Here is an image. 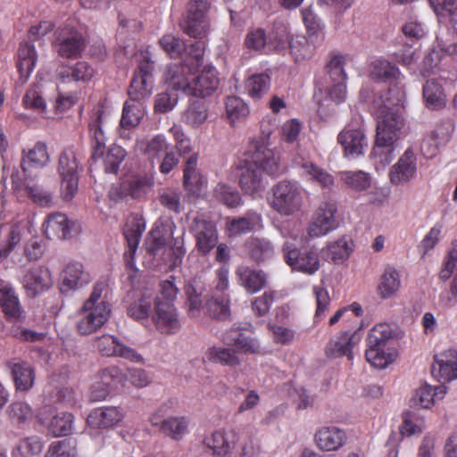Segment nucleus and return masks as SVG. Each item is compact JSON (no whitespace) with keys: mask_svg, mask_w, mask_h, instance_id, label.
<instances>
[{"mask_svg":"<svg viewBox=\"0 0 457 457\" xmlns=\"http://www.w3.org/2000/svg\"><path fill=\"white\" fill-rule=\"evenodd\" d=\"M403 100V92L399 88H388L373 100L371 109L377 118V134L371 154L379 156L381 162L389 163L394 158L395 143L400 138L403 119L393 107L400 105Z\"/></svg>","mask_w":457,"mask_h":457,"instance_id":"obj_1","label":"nucleus"},{"mask_svg":"<svg viewBox=\"0 0 457 457\" xmlns=\"http://www.w3.org/2000/svg\"><path fill=\"white\" fill-rule=\"evenodd\" d=\"M238 183L245 194L253 195L262 190V171L272 177L283 173L279 157L264 143L254 142L249 146L245 158L238 166Z\"/></svg>","mask_w":457,"mask_h":457,"instance_id":"obj_2","label":"nucleus"},{"mask_svg":"<svg viewBox=\"0 0 457 457\" xmlns=\"http://www.w3.org/2000/svg\"><path fill=\"white\" fill-rule=\"evenodd\" d=\"M154 62L149 57L144 56L131 79L128 95L129 100L124 104L120 126L131 129L140 123L144 116L143 102L148 99L154 89Z\"/></svg>","mask_w":457,"mask_h":457,"instance_id":"obj_3","label":"nucleus"},{"mask_svg":"<svg viewBox=\"0 0 457 457\" xmlns=\"http://www.w3.org/2000/svg\"><path fill=\"white\" fill-rule=\"evenodd\" d=\"M395 337V330L389 323L375 325L367 337V361L378 369H384L392 363L397 356V351L394 346Z\"/></svg>","mask_w":457,"mask_h":457,"instance_id":"obj_4","label":"nucleus"},{"mask_svg":"<svg viewBox=\"0 0 457 457\" xmlns=\"http://www.w3.org/2000/svg\"><path fill=\"white\" fill-rule=\"evenodd\" d=\"M145 229L144 220L137 216L130 217L124 227L123 235L127 241L128 250L123 254L125 263L124 284L135 289L139 281V272L135 264V254L140 238Z\"/></svg>","mask_w":457,"mask_h":457,"instance_id":"obj_5","label":"nucleus"},{"mask_svg":"<svg viewBox=\"0 0 457 457\" xmlns=\"http://www.w3.org/2000/svg\"><path fill=\"white\" fill-rule=\"evenodd\" d=\"M210 9V0H189L179 22L182 31L196 39L206 37L211 29Z\"/></svg>","mask_w":457,"mask_h":457,"instance_id":"obj_6","label":"nucleus"},{"mask_svg":"<svg viewBox=\"0 0 457 457\" xmlns=\"http://www.w3.org/2000/svg\"><path fill=\"white\" fill-rule=\"evenodd\" d=\"M78 154L73 146L63 149L59 156L57 171L61 178V195L64 201H71L79 189Z\"/></svg>","mask_w":457,"mask_h":457,"instance_id":"obj_7","label":"nucleus"},{"mask_svg":"<svg viewBox=\"0 0 457 457\" xmlns=\"http://www.w3.org/2000/svg\"><path fill=\"white\" fill-rule=\"evenodd\" d=\"M282 252L285 262L292 270L313 275L320 268V253L313 246L296 247L294 244L286 242Z\"/></svg>","mask_w":457,"mask_h":457,"instance_id":"obj_8","label":"nucleus"},{"mask_svg":"<svg viewBox=\"0 0 457 457\" xmlns=\"http://www.w3.org/2000/svg\"><path fill=\"white\" fill-rule=\"evenodd\" d=\"M272 209L283 215H290L300 210L302 193L299 187L293 182L283 180L274 186Z\"/></svg>","mask_w":457,"mask_h":457,"instance_id":"obj_9","label":"nucleus"},{"mask_svg":"<svg viewBox=\"0 0 457 457\" xmlns=\"http://www.w3.org/2000/svg\"><path fill=\"white\" fill-rule=\"evenodd\" d=\"M55 46L58 54L63 58H79L87 46L83 33L74 27L65 25L55 31Z\"/></svg>","mask_w":457,"mask_h":457,"instance_id":"obj_10","label":"nucleus"},{"mask_svg":"<svg viewBox=\"0 0 457 457\" xmlns=\"http://www.w3.org/2000/svg\"><path fill=\"white\" fill-rule=\"evenodd\" d=\"M239 441L236 428H219L206 435L202 444L212 457H231Z\"/></svg>","mask_w":457,"mask_h":457,"instance_id":"obj_11","label":"nucleus"},{"mask_svg":"<svg viewBox=\"0 0 457 457\" xmlns=\"http://www.w3.org/2000/svg\"><path fill=\"white\" fill-rule=\"evenodd\" d=\"M160 47L172 59L194 58L197 64L203 60L204 47L202 42H195L187 46L180 37L168 33L158 41Z\"/></svg>","mask_w":457,"mask_h":457,"instance_id":"obj_12","label":"nucleus"},{"mask_svg":"<svg viewBox=\"0 0 457 457\" xmlns=\"http://www.w3.org/2000/svg\"><path fill=\"white\" fill-rule=\"evenodd\" d=\"M112 312L110 303H99L95 306H82L77 329L80 335H91L101 328L109 320Z\"/></svg>","mask_w":457,"mask_h":457,"instance_id":"obj_13","label":"nucleus"},{"mask_svg":"<svg viewBox=\"0 0 457 457\" xmlns=\"http://www.w3.org/2000/svg\"><path fill=\"white\" fill-rule=\"evenodd\" d=\"M202 61L195 63L194 58H186L180 63L171 64L166 71V82L176 91H182L189 96L192 78Z\"/></svg>","mask_w":457,"mask_h":457,"instance_id":"obj_14","label":"nucleus"},{"mask_svg":"<svg viewBox=\"0 0 457 457\" xmlns=\"http://www.w3.org/2000/svg\"><path fill=\"white\" fill-rule=\"evenodd\" d=\"M104 111L102 106L92 110L88 120V136L92 148V159L97 160L104 156L106 149V122L104 117Z\"/></svg>","mask_w":457,"mask_h":457,"instance_id":"obj_15","label":"nucleus"},{"mask_svg":"<svg viewBox=\"0 0 457 457\" xmlns=\"http://www.w3.org/2000/svg\"><path fill=\"white\" fill-rule=\"evenodd\" d=\"M95 346L102 356L120 357L132 362H143L144 358L134 348L124 345L117 337L104 334L95 340Z\"/></svg>","mask_w":457,"mask_h":457,"instance_id":"obj_16","label":"nucleus"},{"mask_svg":"<svg viewBox=\"0 0 457 457\" xmlns=\"http://www.w3.org/2000/svg\"><path fill=\"white\" fill-rule=\"evenodd\" d=\"M358 328L353 332H341L328 342L325 347V353L328 358L336 359L345 356L348 361L353 359V347L356 346L361 338Z\"/></svg>","mask_w":457,"mask_h":457,"instance_id":"obj_17","label":"nucleus"},{"mask_svg":"<svg viewBox=\"0 0 457 457\" xmlns=\"http://www.w3.org/2000/svg\"><path fill=\"white\" fill-rule=\"evenodd\" d=\"M190 232L195 239V247L204 255L209 253L217 245L218 232L215 224L203 217L194 219Z\"/></svg>","mask_w":457,"mask_h":457,"instance_id":"obj_18","label":"nucleus"},{"mask_svg":"<svg viewBox=\"0 0 457 457\" xmlns=\"http://www.w3.org/2000/svg\"><path fill=\"white\" fill-rule=\"evenodd\" d=\"M337 208L335 203H322L314 212L312 221L308 228V233L312 237L325 236L333 230L336 225L335 215Z\"/></svg>","mask_w":457,"mask_h":457,"instance_id":"obj_19","label":"nucleus"},{"mask_svg":"<svg viewBox=\"0 0 457 457\" xmlns=\"http://www.w3.org/2000/svg\"><path fill=\"white\" fill-rule=\"evenodd\" d=\"M417 171V159L411 149H407L389 170L390 182L395 186L411 181Z\"/></svg>","mask_w":457,"mask_h":457,"instance_id":"obj_20","label":"nucleus"},{"mask_svg":"<svg viewBox=\"0 0 457 457\" xmlns=\"http://www.w3.org/2000/svg\"><path fill=\"white\" fill-rule=\"evenodd\" d=\"M337 141L347 157H356L364 154L368 145L364 132L361 128L347 125L337 136Z\"/></svg>","mask_w":457,"mask_h":457,"instance_id":"obj_21","label":"nucleus"},{"mask_svg":"<svg viewBox=\"0 0 457 457\" xmlns=\"http://www.w3.org/2000/svg\"><path fill=\"white\" fill-rule=\"evenodd\" d=\"M433 377L440 382H449L457 378V350L451 348L435 356L431 367Z\"/></svg>","mask_w":457,"mask_h":457,"instance_id":"obj_22","label":"nucleus"},{"mask_svg":"<svg viewBox=\"0 0 457 457\" xmlns=\"http://www.w3.org/2000/svg\"><path fill=\"white\" fill-rule=\"evenodd\" d=\"M0 308L8 322L16 323L25 319L19 296L10 285L0 286Z\"/></svg>","mask_w":457,"mask_h":457,"instance_id":"obj_23","label":"nucleus"},{"mask_svg":"<svg viewBox=\"0 0 457 457\" xmlns=\"http://www.w3.org/2000/svg\"><path fill=\"white\" fill-rule=\"evenodd\" d=\"M124 416L125 413L120 407L102 406L89 413L87 422L92 428L108 429L121 422Z\"/></svg>","mask_w":457,"mask_h":457,"instance_id":"obj_24","label":"nucleus"},{"mask_svg":"<svg viewBox=\"0 0 457 457\" xmlns=\"http://www.w3.org/2000/svg\"><path fill=\"white\" fill-rule=\"evenodd\" d=\"M218 72L213 67H205L198 75L194 72L189 96L204 98L212 95L219 87Z\"/></svg>","mask_w":457,"mask_h":457,"instance_id":"obj_25","label":"nucleus"},{"mask_svg":"<svg viewBox=\"0 0 457 457\" xmlns=\"http://www.w3.org/2000/svg\"><path fill=\"white\" fill-rule=\"evenodd\" d=\"M96 71L88 62H77L74 65L60 64L55 71L56 78L62 83L87 82L92 79Z\"/></svg>","mask_w":457,"mask_h":457,"instance_id":"obj_26","label":"nucleus"},{"mask_svg":"<svg viewBox=\"0 0 457 457\" xmlns=\"http://www.w3.org/2000/svg\"><path fill=\"white\" fill-rule=\"evenodd\" d=\"M314 440L319 449L325 452L339 450L347 440L345 430L335 426H325L319 428Z\"/></svg>","mask_w":457,"mask_h":457,"instance_id":"obj_27","label":"nucleus"},{"mask_svg":"<svg viewBox=\"0 0 457 457\" xmlns=\"http://www.w3.org/2000/svg\"><path fill=\"white\" fill-rule=\"evenodd\" d=\"M154 319L156 328L162 333L174 334L180 327L174 304L165 303L163 301L155 303V316Z\"/></svg>","mask_w":457,"mask_h":457,"instance_id":"obj_28","label":"nucleus"},{"mask_svg":"<svg viewBox=\"0 0 457 457\" xmlns=\"http://www.w3.org/2000/svg\"><path fill=\"white\" fill-rule=\"evenodd\" d=\"M51 275L44 267H34L27 271L23 277V286L27 295L35 297L51 287Z\"/></svg>","mask_w":457,"mask_h":457,"instance_id":"obj_29","label":"nucleus"},{"mask_svg":"<svg viewBox=\"0 0 457 457\" xmlns=\"http://www.w3.org/2000/svg\"><path fill=\"white\" fill-rule=\"evenodd\" d=\"M43 229L50 240L66 239L71 236V223L67 216L61 212L49 214L43 224Z\"/></svg>","mask_w":457,"mask_h":457,"instance_id":"obj_30","label":"nucleus"},{"mask_svg":"<svg viewBox=\"0 0 457 457\" xmlns=\"http://www.w3.org/2000/svg\"><path fill=\"white\" fill-rule=\"evenodd\" d=\"M206 180L197 170V155H191L186 162L183 170V185L185 189L194 196H199Z\"/></svg>","mask_w":457,"mask_h":457,"instance_id":"obj_31","label":"nucleus"},{"mask_svg":"<svg viewBox=\"0 0 457 457\" xmlns=\"http://www.w3.org/2000/svg\"><path fill=\"white\" fill-rule=\"evenodd\" d=\"M222 341L245 353H257L260 351L259 343L246 336L240 328H231L223 333Z\"/></svg>","mask_w":457,"mask_h":457,"instance_id":"obj_32","label":"nucleus"},{"mask_svg":"<svg viewBox=\"0 0 457 457\" xmlns=\"http://www.w3.org/2000/svg\"><path fill=\"white\" fill-rule=\"evenodd\" d=\"M37 60L35 46L29 42L20 44L18 49L17 70L20 75V81L24 84L33 71Z\"/></svg>","mask_w":457,"mask_h":457,"instance_id":"obj_33","label":"nucleus"},{"mask_svg":"<svg viewBox=\"0 0 457 457\" xmlns=\"http://www.w3.org/2000/svg\"><path fill=\"white\" fill-rule=\"evenodd\" d=\"M425 106L432 111L442 110L446 106L447 95L445 88L436 79L428 80L422 88Z\"/></svg>","mask_w":457,"mask_h":457,"instance_id":"obj_34","label":"nucleus"},{"mask_svg":"<svg viewBox=\"0 0 457 457\" xmlns=\"http://www.w3.org/2000/svg\"><path fill=\"white\" fill-rule=\"evenodd\" d=\"M49 161L46 145L41 141L37 142L31 149L22 151L21 167L23 172L33 169L43 168Z\"/></svg>","mask_w":457,"mask_h":457,"instance_id":"obj_35","label":"nucleus"},{"mask_svg":"<svg viewBox=\"0 0 457 457\" xmlns=\"http://www.w3.org/2000/svg\"><path fill=\"white\" fill-rule=\"evenodd\" d=\"M238 283L250 294L262 290L266 286V276L262 270L239 266L236 270Z\"/></svg>","mask_w":457,"mask_h":457,"instance_id":"obj_36","label":"nucleus"},{"mask_svg":"<svg viewBox=\"0 0 457 457\" xmlns=\"http://www.w3.org/2000/svg\"><path fill=\"white\" fill-rule=\"evenodd\" d=\"M316 46L303 35H295L289 41V54L295 63L312 59L316 53Z\"/></svg>","mask_w":457,"mask_h":457,"instance_id":"obj_37","label":"nucleus"},{"mask_svg":"<svg viewBox=\"0 0 457 457\" xmlns=\"http://www.w3.org/2000/svg\"><path fill=\"white\" fill-rule=\"evenodd\" d=\"M90 275L84 270L82 263L72 262L67 264L62 271V287L67 289H77L90 282Z\"/></svg>","mask_w":457,"mask_h":457,"instance_id":"obj_38","label":"nucleus"},{"mask_svg":"<svg viewBox=\"0 0 457 457\" xmlns=\"http://www.w3.org/2000/svg\"><path fill=\"white\" fill-rule=\"evenodd\" d=\"M12 377L17 390L28 391L33 386L35 370L27 361L10 362Z\"/></svg>","mask_w":457,"mask_h":457,"instance_id":"obj_39","label":"nucleus"},{"mask_svg":"<svg viewBox=\"0 0 457 457\" xmlns=\"http://www.w3.org/2000/svg\"><path fill=\"white\" fill-rule=\"evenodd\" d=\"M401 287V276L398 270L387 266L380 278L378 287V294L383 299H388L394 296Z\"/></svg>","mask_w":457,"mask_h":457,"instance_id":"obj_40","label":"nucleus"},{"mask_svg":"<svg viewBox=\"0 0 457 457\" xmlns=\"http://www.w3.org/2000/svg\"><path fill=\"white\" fill-rule=\"evenodd\" d=\"M369 71L371 79L381 81L396 80L401 74L395 64L384 58L370 62Z\"/></svg>","mask_w":457,"mask_h":457,"instance_id":"obj_41","label":"nucleus"},{"mask_svg":"<svg viewBox=\"0 0 457 457\" xmlns=\"http://www.w3.org/2000/svg\"><path fill=\"white\" fill-rule=\"evenodd\" d=\"M445 393L446 387L445 386L433 387L425 383L416 390L413 401L416 406L429 409L435 404L436 400L442 399Z\"/></svg>","mask_w":457,"mask_h":457,"instance_id":"obj_42","label":"nucleus"},{"mask_svg":"<svg viewBox=\"0 0 457 457\" xmlns=\"http://www.w3.org/2000/svg\"><path fill=\"white\" fill-rule=\"evenodd\" d=\"M351 252L352 248L345 238L329 243L321 250L324 260L334 264L344 263L349 258Z\"/></svg>","mask_w":457,"mask_h":457,"instance_id":"obj_43","label":"nucleus"},{"mask_svg":"<svg viewBox=\"0 0 457 457\" xmlns=\"http://www.w3.org/2000/svg\"><path fill=\"white\" fill-rule=\"evenodd\" d=\"M262 228V216L256 212L249 211L244 217L228 221V229L232 235L249 232Z\"/></svg>","mask_w":457,"mask_h":457,"instance_id":"obj_44","label":"nucleus"},{"mask_svg":"<svg viewBox=\"0 0 457 457\" xmlns=\"http://www.w3.org/2000/svg\"><path fill=\"white\" fill-rule=\"evenodd\" d=\"M291 35L289 29L284 23H274L272 30L267 37V44L278 54H284L289 46Z\"/></svg>","mask_w":457,"mask_h":457,"instance_id":"obj_45","label":"nucleus"},{"mask_svg":"<svg viewBox=\"0 0 457 457\" xmlns=\"http://www.w3.org/2000/svg\"><path fill=\"white\" fill-rule=\"evenodd\" d=\"M245 248L252 260L260 263L274 255L272 244L264 238L252 237L245 243Z\"/></svg>","mask_w":457,"mask_h":457,"instance_id":"obj_46","label":"nucleus"},{"mask_svg":"<svg viewBox=\"0 0 457 457\" xmlns=\"http://www.w3.org/2000/svg\"><path fill=\"white\" fill-rule=\"evenodd\" d=\"M208 112L203 99L192 101L182 114V120L192 128L200 127L207 119Z\"/></svg>","mask_w":457,"mask_h":457,"instance_id":"obj_47","label":"nucleus"},{"mask_svg":"<svg viewBox=\"0 0 457 457\" xmlns=\"http://www.w3.org/2000/svg\"><path fill=\"white\" fill-rule=\"evenodd\" d=\"M205 358L212 363L222 366L237 367L240 364V360L234 350L221 346L210 347L205 353Z\"/></svg>","mask_w":457,"mask_h":457,"instance_id":"obj_48","label":"nucleus"},{"mask_svg":"<svg viewBox=\"0 0 457 457\" xmlns=\"http://www.w3.org/2000/svg\"><path fill=\"white\" fill-rule=\"evenodd\" d=\"M154 181L147 176H134L123 183L122 188L126 195L134 199L144 197L153 187Z\"/></svg>","mask_w":457,"mask_h":457,"instance_id":"obj_49","label":"nucleus"},{"mask_svg":"<svg viewBox=\"0 0 457 457\" xmlns=\"http://www.w3.org/2000/svg\"><path fill=\"white\" fill-rule=\"evenodd\" d=\"M206 310L209 315L216 320H225L230 316L229 296L227 294L212 296L206 303Z\"/></svg>","mask_w":457,"mask_h":457,"instance_id":"obj_50","label":"nucleus"},{"mask_svg":"<svg viewBox=\"0 0 457 457\" xmlns=\"http://www.w3.org/2000/svg\"><path fill=\"white\" fill-rule=\"evenodd\" d=\"M74 415L72 413L59 412L51 419L48 429L55 437L65 436L71 433Z\"/></svg>","mask_w":457,"mask_h":457,"instance_id":"obj_51","label":"nucleus"},{"mask_svg":"<svg viewBox=\"0 0 457 457\" xmlns=\"http://www.w3.org/2000/svg\"><path fill=\"white\" fill-rule=\"evenodd\" d=\"M188 424L187 417H169L162 427V433L179 441L187 433Z\"/></svg>","mask_w":457,"mask_h":457,"instance_id":"obj_52","label":"nucleus"},{"mask_svg":"<svg viewBox=\"0 0 457 457\" xmlns=\"http://www.w3.org/2000/svg\"><path fill=\"white\" fill-rule=\"evenodd\" d=\"M270 78L266 73H257L250 76L245 81V89L248 95L254 98H261L270 88Z\"/></svg>","mask_w":457,"mask_h":457,"instance_id":"obj_53","label":"nucleus"},{"mask_svg":"<svg viewBox=\"0 0 457 457\" xmlns=\"http://www.w3.org/2000/svg\"><path fill=\"white\" fill-rule=\"evenodd\" d=\"M7 415L12 424L21 426L32 420L33 411L25 402H14L7 408Z\"/></svg>","mask_w":457,"mask_h":457,"instance_id":"obj_54","label":"nucleus"},{"mask_svg":"<svg viewBox=\"0 0 457 457\" xmlns=\"http://www.w3.org/2000/svg\"><path fill=\"white\" fill-rule=\"evenodd\" d=\"M12 184L15 190H24L32 201L41 206H47L52 202V195L43 190L37 185H29V183L19 185L12 176Z\"/></svg>","mask_w":457,"mask_h":457,"instance_id":"obj_55","label":"nucleus"},{"mask_svg":"<svg viewBox=\"0 0 457 457\" xmlns=\"http://www.w3.org/2000/svg\"><path fill=\"white\" fill-rule=\"evenodd\" d=\"M304 174L309 179L318 183L322 188L330 189L334 186V178L328 171L313 163H304L302 165Z\"/></svg>","mask_w":457,"mask_h":457,"instance_id":"obj_56","label":"nucleus"},{"mask_svg":"<svg viewBox=\"0 0 457 457\" xmlns=\"http://www.w3.org/2000/svg\"><path fill=\"white\" fill-rule=\"evenodd\" d=\"M226 113L231 123L245 118L249 113L246 104L238 96H228L225 102Z\"/></svg>","mask_w":457,"mask_h":457,"instance_id":"obj_57","label":"nucleus"},{"mask_svg":"<svg viewBox=\"0 0 457 457\" xmlns=\"http://www.w3.org/2000/svg\"><path fill=\"white\" fill-rule=\"evenodd\" d=\"M345 184L356 191H363L370 186V177L368 173L361 170L358 171H342L340 173Z\"/></svg>","mask_w":457,"mask_h":457,"instance_id":"obj_58","label":"nucleus"},{"mask_svg":"<svg viewBox=\"0 0 457 457\" xmlns=\"http://www.w3.org/2000/svg\"><path fill=\"white\" fill-rule=\"evenodd\" d=\"M213 195L219 202L230 208L237 207L241 203L239 193L224 183H219L215 187Z\"/></svg>","mask_w":457,"mask_h":457,"instance_id":"obj_59","label":"nucleus"},{"mask_svg":"<svg viewBox=\"0 0 457 457\" xmlns=\"http://www.w3.org/2000/svg\"><path fill=\"white\" fill-rule=\"evenodd\" d=\"M125 156L126 151L121 146L111 145L106 154L103 156L105 172L116 174Z\"/></svg>","mask_w":457,"mask_h":457,"instance_id":"obj_60","label":"nucleus"},{"mask_svg":"<svg viewBox=\"0 0 457 457\" xmlns=\"http://www.w3.org/2000/svg\"><path fill=\"white\" fill-rule=\"evenodd\" d=\"M435 12L442 20H448L455 28V13L457 11L456 0H428Z\"/></svg>","mask_w":457,"mask_h":457,"instance_id":"obj_61","label":"nucleus"},{"mask_svg":"<svg viewBox=\"0 0 457 457\" xmlns=\"http://www.w3.org/2000/svg\"><path fill=\"white\" fill-rule=\"evenodd\" d=\"M152 309V298L143 295L128 307V315L137 320L146 319Z\"/></svg>","mask_w":457,"mask_h":457,"instance_id":"obj_62","label":"nucleus"},{"mask_svg":"<svg viewBox=\"0 0 457 457\" xmlns=\"http://www.w3.org/2000/svg\"><path fill=\"white\" fill-rule=\"evenodd\" d=\"M42 450V440L38 436H32L20 440L15 448V453H19L21 457H30L39 454Z\"/></svg>","mask_w":457,"mask_h":457,"instance_id":"obj_63","label":"nucleus"},{"mask_svg":"<svg viewBox=\"0 0 457 457\" xmlns=\"http://www.w3.org/2000/svg\"><path fill=\"white\" fill-rule=\"evenodd\" d=\"M77 450L71 441L64 439L50 444L45 457H76Z\"/></svg>","mask_w":457,"mask_h":457,"instance_id":"obj_64","label":"nucleus"}]
</instances>
